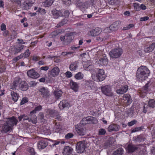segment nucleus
Segmentation results:
<instances>
[{"label":"nucleus","instance_id":"nucleus-1","mask_svg":"<svg viewBox=\"0 0 155 155\" xmlns=\"http://www.w3.org/2000/svg\"><path fill=\"white\" fill-rule=\"evenodd\" d=\"M150 71L146 66H141L137 71L136 77L139 81L142 82L148 78L150 74Z\"/></svg>","mask_w":155,"mask_h":155},{"label":"nucleus","instance_id":"nucleus-2","mask_svg":"<svg viewBox=\"0 0 155 155\" xmlns=\"http://www.w3.org/2000/svg\"><path fill=\"white\" fill-rule=\"evenodd\" d=\"M94 71L96 72V74L94 77V81L99 82L103 81L105 79L106 76L103 69L95 68Z\"/></svg>","mask_w":155,"mask_h":155},{"label":"nucleus","instance_id":"nucleus-3","mask_svg":"<svg viewBox=\"0 0 155 155\" xmlns=\"http://www.w3.org/2000/svg\"><path fill=\"white\" fill-rule=\"evenodd\" d=\"M18 118L19 121H21L23 119L24 120L28 121V122H31L33 124L37 123V117L35 115L27 116L25 114H23L19 116Z\"/></svg>","mask_w":155,"mask_h":155},{"label":"nucleus","instance_id":"nucleus-4","mask_svg":"<svg viewBox=\"0 0 155 155\" xmlns=\"http://www.w3.org/2000/svg\"><path fill=\"white\" fill-rule=\"evenodd\" d=\"M123 52L122 49L117 47L112 50L109 52V54L111 58H117L120 57Z\"/></svg>","mask_w":155,"mask_h":155},{"label":"nucleus","instance_id":"nucleus-5","mask_svg":"<svg viewBox=\"0 0 155 155\" xmlns=\"http://www.w3.org/2000/svg\"><path fill=\"white\" fill-rule=\"evenodd\" d=\"M72 33H68L66 34L64 36H61L60 39L62 41L63 44L64 45H68L70 43L73 39Z\"/></svg>","mask_w":155,"mask_h":155},{"label":"nucleus","instance_id":"nucleus-6","mask_svg":"<svg viewBox=\"0 0 155 155\" xmlns=\"http://www.w3.org/2000/svg\"><path fill=\"white\" fill-rule=\"evenodd\" d=\"M76 151L78 153H82L85 151L87 144L84 141H80L78 143L76 146Z\"/></svg>","mask_w":155,"mask_h":155},{"label":"nucleus","instance_id":"nucleus-7","mask_svg":"<svg viewBox=\"0 0 155 155\" xmlns=\"http://www.w3.org/2000/svg\"><path fill=\"white\" fill-rule=\"evenodd\" d=\"M97 122V120L95 117L91 116H88L83 118L81 121V124L83 125L91 123H96Z\"/></svg>","mask_w":155,"mask_h":155},{"label":"nucleus","instance_id":"nucleus-8","mask_svg":"<svg viewBox=\"0 0 155 155\" xmlns=\"http://www.w3.org/2000/svg\"><path fill=\"white\" fill-rule=\"evenodd\" d=\"M101 90L103 94L108 96H112L113 93L111 88L109 85H106L101 87Z\"/></svg>","mask_w":155,"mask_h":155},{"label":"nucleus","instance_id":"nucleus-9","mask_svg":"<svg viewBox=\"0 0 155 155\" xmlns=\"http://www.w3.org/2000/svg\"><path fill=\"white\" fill-rule=\"evenodd\" d=\"M81 124V123L75 125L74 130L77 132L78 135L83 136L85 135V132Z\"/></svg>","mask_w":155,"mask_h":155},{"label":"nucleus","instance_id":"nucleus-10","mask_svg":"<svg viewBox=\"0 0 155 155\" xmlns=\"http://www.w3.org/2000/svg\"><path fill=\"white\" fill-rule=\"evenodd\" d=\"M38 91L43 97L47 98L50 95V91L48 88L43 87L39 89Z\"/></svg>","mask_w":155,"mask_h":155},{"label":"nucleus","instance_id":"nucleus-11","mask_svg":"<svg viewBox=\"0 0 155 155\" xmlns=\"http://www.w3.org/2000/svg\"><path fill=\"white\" fill-rule=\"evenodd\" d=\"M101 31V28L97 27L91 29L88 32V35L92 37L96 36L99 35Z\"/></svg>","mask_w":155,"mask_h":155},{"label":"nucleus","instance_id":"nucleus-12","mask_svg":"<svg viewBox=\"0 0 155 155\" xmlns=\"http://www.w3.org/2000/svg\"><path fill=\"white\" fill-rule=\"evenodd\" d=\"M27 74L28 77L33 78H38L40 76V74L33 69L27 71Z\"/></svg>","mask_w":155,"mask_h":155},{"label":"nucleus","instance_id":"nucleus-13","mask_svg":"<svg viewBox=\"0 0 155 155\" xmlns=\"http://www.w3.org/2000/svg\"><path fill=\"white\" fill-rule=\"evenodd\" d=\"M46 112L51 117H55L56 119L57 118L59 119L61 117L60 116H59L58 112L54 110L48 109Z\"/></svg>","mask_w":155,"mask_h":155},{"label":"nucleus","instance_id":"nucleus-14","mask_svg":"<svg viewBox=\"0 0 155 155\" xmlns=\"http://www.w3.org/2000/svg\"><path fill=\"white\" fill-rule=\"evenodd\" d=\"M18 120L15 117L8 118L6 123L11 128H12L14 125H16L17 124Z\"/></svg>","mask_w":155,"mask_h":155},{"label":"nucleus","instance_id":"nucleus-15","mask_svg":"<svg viewBox=\"0 0 155 155\" xmlns=\"http://www.w3.org/2000/svg\"><path fill=\"white\" fill-rule=\"evenodd\" d=\"M22 81L19 77H17L15 78L13 82L12 86H11V89L14 90L15 89L16 87H19V85Z\"/></svg>","mask_w":155,"mask_h":155},{"label":"nucleus","instance_id":"nucleus-16","mask_svg":"<svg viewBox=\"0 0 155 155\" xmlns=\"http://www.w3.org/2000/svg\"><path fill=\"white\" fill-rule=\"evenodd\" d=\"M123 100L126 106L130 105L132 102V100L130 95L129 94H125L124 95Z\"/></svg>","mask_w":155,"mask_h":155},{"label":"nucleus","instance_id":"nucleus-17","mask_svg":"<svg viewBox=\"0 0 155 155\" xmlns=\"http://www.w3.org/2000/svg\"><path fill=\"white\" fill-rule=\"evenodd\" d=\"M138 145L130 143L127 145L126 149L128 152L133 153L138 150Z\"/></svg>","mask_w":155,"mask_h":155},{"label":"nucleus","instance_id":"nucleus-18","mask_svg":"<svg viewBox=\"0 0 155 155\" xmlns=\"http://www.w3.org/2000/svg\"><path fill=\"white\" fill-rule=\"evenodd\" d=\"M59 106L61 109H63L69 107L70 106V104L68 101L63 100L60 102Z\"/></svg>","mask_w":155,"mask_h":155},{"label":"nucleus","instance_id":"nucleus-19","mask_svg":"<svg viewBox=\"0 0 155 155\" xmlns=\"http://www.w3.org/2000/svg\"><path fill=\"white\" fill-rule=\"evenodd\" d=\"M76 4L77 6L81 10H84L87 8V5L86 2H81L79 0H78L76 1Z\"/></svg>","mask_w":155,"mask_h":155},{"label":"nucleus","instance_id":"nucleus-20","mask_svg":"<svg viewBox=\"0 0 155 155\" xmlns=\"http://www.w3.org/2000/svg\"><path fill=\"white\" fill-rule=\"evenodd\" d=\"M59 68L57 67H55L49 71L48 74L52 77H55L59 74Z\"/></svg>","mask_w":155,"mask_h":155},{"label":"nucleus","instance_id":"nucleus-21","mask_svg":"<svg viewBox=\"0 0 155 155\" xmlns=\"http://www.w3.org/2000/svg\"><path fill=\"white\" fill-rule=\"evenodd\" d=\"M128 89V87L127 85L122 86L116 90V92L118 94H122L126 92Z\"/></svg>","mask_w":155,"mask_h":155},{"label":"nucleus","instance_id":"nucleus-22","mask_svg":"<svg viewBox=\"0 0 155 155\" xmlns=\"http://www.w3.org/2000/svg\"><path fill=\"white\" fill-rule=\"evenodd\" d=\"M97 61L98 63L101 65H106L108 63V59L105 56L101 57Z\"/></svg>","mask_w":155,"mask_h":155},{"label":"nucleus","instance_id":"nucleus-23","mask_svg":"<svg viewBox=\"0 0 155 155\" xmlns=\"http://www.w3.org/2000/svg\"><path fill=\"white\" fill-rule=\"evenodd\" d=\"M51 12L53 17L55 18H57L59 17H62L63 16V14L60 10H57L54 9L51 11Z\"/></svg>","mask_w":155,"mask_h":155},{"label":"nucleus","instance_id":"nucleus-24","mask_svg":"<svg viewBox=\"0 0 155 155\" xmlns=\"http://www.w3.org/2000/svg\"><path fill=\"white\" fill-rule=\"evenodd\" d=\"M155 47V43L153 42L151 44L147 45L144 47V51L146 53L152 52Z\"/></svg>","mask_w":155,"mask_h":155},{"label":"nucleus","instance_id":"nucleus-25","mask_svg":"<svg viewBox=\"0 0 155 155\" xmlns=\"http://www.w3.org/2000/svg\"><path fill=\"white\" fill-rule=\"evenodd\" d=\"M73 151V149L71 147L66 146L64 148L62 153L63 155H69L72 153Z\"/></svg>","mask_w":155,"mask_h":155},{"label":"nucleus","instance_id":"nucleus-26","mask_svg":"<svg viewBox=\"0 0 155 155\" xmlns=\"http://www.w3.org/2000/svg\"><path fill=\"white\" fill-rule=\"evenodd\" d=\"M48 145V142L45 140L39 141L37 144V147L39 149H43L46 147Z\"/></svg>","mask_w":155,"mask_h":155},{"label":"nucleus","instance_id":"nucleus-27","mask_svg":"<svg viewBox=\"0 0 155 155\" xmlns=\"http://www.w3.org/2000/svg\"><path fill=\"white\" fill-rule=\"evenodd\" d=\"M1 129L2 132L6 133L8 132H10L12 130V128H11L5 122L2 125Z\"/></svg>","mask_w":155,"mask_h":155},{"label":"nucleus","instance_id":"nucleus-28","mask_svg":"<svg viewBox=\"0 0 155 155\" xmlns=\"http://www.w3.org/2000/svg\"><path fill=\"white\" fill-rule=\"evenodd\" d=\"M28 88V84L25 81H22L19 85L18 89L23 91L27 90Z\"/></svg>","mask_w":155,"mask_h":155},{"label":"nucleus","instance_id":"nucleus-29","mask_svg":"<svg viewBox=\"0 0 155 155\" xmlns=\"http://www.w3.org/2000/svg\"><path fill=\"white\" fill-rule=\"evenodd\" d=\"M25 46L21 45V44H18L16 45L14 48L13 50L14 52V54H15L20 52L24 48Z\"/></svg>","mask_w":155,"mask_h":155},{"label":"nucleus","instance_id":"nucleus-30","mask_svg":"<svg viewBox=\"0 0 155 155\" xmlns=\"http://www.w3.org/2000/svg\"><path fill=\"white\" fill-rule=\"evenodd\" d=\"M63 94V92L60 90H55L53 92L55 98L56 100H58L60 99Z\"/></svg>","mask_w":155,"mask_h":155},{"label":"nucleus","instance_id":"nucleus-31","mask_svg":"<svg viewBox=\"0 0 155 155\" xmlns=\"http://www.w3.org/2000/svg\"><path fill=\"white\" fill-rule=\"evenodd\" d=\"M70 85L71 88L75 92H77L78 91L79 86L78 84L75 82H74L72 80L70 81Z\"/></svg>","mask_w":155,"mask_h":155},{"label":"nucleus","instance_id":"nucleus-32","mask_svg":"<svg viewBox=\"0 0 155 155\" xmlns=\"http://www.w3.org/2000/svg\"><path fill=\"white\" fill-rule=\"evenodd\" d=\"M120 127L115 124H112L110 125L108 128V130L109 132L112 131H117L119 130Z\"/></svg>","mask_w":155,"mask_h":155},{"label":"nucleus","instance_id":"nucleus-33","mask_svg":"<svg viewBox=\"0 0 155 155\" xmlns=\"http://www.w3.org/2000/svg\"><path fill=\"white\" fill-rule=\"evenodd\" d=\"M78 62L77 61H75L71 63L69 66L70 70L71 71H75L78 67Z\"/></svg>","mask_w":155,"mask_h":155},{"label":"nucleus","instance_id":"nucleus-34","mask_svg":"<svg viewBox=\"0 0 155 155\" xmlns=\"http://www.w3.org/2000/svg\"><path fill=\"white\" fill-rule=\"evenodd\" d=\"M11 95L12 100L15 102L17 101L19 97L18 94L14 91H11Z\"/></svg>","mask_w":155,"mask_h":155},{"label":"nucleus","instance_id":"nucleus-35","mask_svg":"<svg viewBox=\"0 0 155 155\" xmlns=\"http://www.w3.org/2000/svg\"><path fill=\"white\" fill-rule=\"evenodd\" d=\"M120 23L121 22L120 21H116L110 26L109 28L112 31H114L115 29L114 28L118 27L120 24Z\"/></svg>","mask_w":155,"mask_h":155},{"label":"nucleus","instance_id":"nucleus-36","mask_svg":"<svg viewBox=\"0 0 155 155\" xmlns=\"http://www.w3.org/2000/svg\"><path fill=\"white\" fill-rule=\"evenodd\" d=\"M124 151L122 148L117 149L116 150L114 151L112 155H122L124 154Z\"/></svg>","mask_w":155,"mask_h":155},{"label":"nucleus","instance_id":"nucleus-37","mask_svg":"<svg viewBox=\"0 0 155 155\" xmlns=\"http://www.w3.org/2000/svg\"><path fill=\"white\" fill-rule=\"evenodd\" d=\"M86 86L89 90L91 89L94 85V82L91 80H87L86 81Z\"/></svg>","mask_w":155,"mask_h":155},{"label":"nucleus","instance_id":"nucleus-38","mask_svg":"<svg viewBox=\"0 0 155 155\" xmlns=\"http://www.w3.org/2000/svg\"><path fill=\"white\" fill-rule=\"evenodd\" d=\"M135 140L136 142H141L144 141V140L145 139V137L144 135L141 134L136 137H135Z\"/></svg>","mask_w":155,"mask_h":155},{"label":"nucleus","instance_id":"nucleus-39","mask_svg":"<svg viewBox=\"0 0 155 155\" xmlns=\"http://www.w3.org/2000/svg\"><path fill=\"white\" fill-rule=\"evenodd\" d=\"M148 105L150 108H154L155 107V101L153 99H150Z\"/></svg>","mask_w":155,"mask_h":155},{"label":"nucleus","instance_id":"nucleus-40","mask_svg":"<svg viewBox=\"0 0 155 155\" xmlns=\"http://www.w3.org/2000/svg\"><path fill=\"white\" fill-rule=\"evenodd\" d=\"M53 2V0H45V1L43 2V5L46 7L51 6Z\"/></svg>","mask_w":155,"mask_h":155},{"label":"nucleus","instance_id":"nucleus-41","mask_svg":"<svg viewBox=\"0 0 155 155\" xmlns=\"http://www.w3.org/2000/svg\"><path fill=\"white\" fill-rule=\"evenodd\" d=\"M23 8L24 9L27 10L30 8V7L31 6V3H28L27 1L24 2L23 5Z\"/></svg>","mask_w":155,"mask_h":155},{"label":"nucleus","instance_id":"nucleus-42","mask_svg":"<svg viewBox=\"0 0 155 155\" xmlns=\"http://www.w3.org/2000/svg\"><path fill=\"white\" fill-rule=\"evenodd\" d=\"M83 77L84 74L80 72L76 74L74 76L75 78L77 80H81L83 78Z\"/></svg>","mask_w":155,"mask_h":155},{"label":"nucleus","instance_id":"nucleus-43","mask_svg":"<svg viewBox=\"0 0 155 155\" xmlns=\"http://www.w3.org/2000/svg\"><path fill=\"white\" fill-rule=\"evenodd\" d=\"M150 108L148 105L145 103H144L143 112L144 113H146L148 110H150Z\"/></svg>","mask_w":155,"mask_h":155},{"label":"nucleus","instance_id":"nucleus-44","mask_svg":"<svg viewBox=\"0 0 155 155\" xmlns=\"http://www.w3.org/2000/svg\"><path fill=\"white\" fill-rule=\"evenodd\" d=\"M74 52H73L71 51H69V52H67V51H65V52H62L61 53V55H63V56L64 57L66 56L68 58H70L71 57V56H68V55H70L72 54Z\"/></svg>","mask_w":155,"mask_h":155},{"label":"nucleus","instance_id":"nucleus-45","mask_svg":"<svg viewBox=\"0 0 155 155\" xmlns=\"http://www.w3.org/2000/svg\"><path fill=\"white\" fill-rule=\"evenodd\" d=\"M60 31H55L52 32L49 35L50 38H54L58 35L60 33Z\"/></svg>","mask_w":155,"mask_h":155},{"label":"nucleus","instance_id":"nucleus-46","mask_svg":"<svg viewBox=\"0 0 155 155\" xmlns=\"http://www.w3.org/2000/svg\"><path fill=\"white\" fill-rule=\"evenodd\" d=\"M133 5L135 11H139L140 10V4L138 3H134Z\"/></svg>","mask_w":155,"mask_h":155},{"label":"nucleus","instance_id":"nucleus-47","mask_svg":"<svg viewBox=\"0 0 155 155\" xmlns=\"http://www.w3.org/2000/svg\"><path fill=\"white\" fill-rule=\"evenodd\" d=\"M42 108L41 106L39 105L35 107V109L31 112V113H35L37 111H40Z\"/></svg>","mask_w":155,"mask_h":155},{"label":"nucleus","instance_id":"nucleus-48","mask_svg":"<svg viewBox=\"0 0 155 155\" xmlns=\"http://www.w3.org/2000/svg\"><path fill=\"white\" fill-rule=\"evenodd\" d=\"M67 21L68 20L66 19H64L62 20L60 22L57 24V27L58 28L63 25H64L66 24L67 23Z\"/></svg>","mask_w":155,"mask_h":155},{"label":"nucleus","instance_id":"nucleus-49","mask_svg":"<svg viewBox=\"0 0 155 155\" xmlns=\"http://www.w3.org/2000/svg\"><path fill=\"white\" fill-rule=\"evenodd\" d=\"M38 12L42 15H45L46 12V10L42 8H39L37 11Z\"/></svg>","mask_w":155,"mask_h":155},{"label":"nucleus","instance_id":"nucleus-50","mask_svg":"<svg viewBox=\"0 0 155 155\" xmlns=\"http://www.w3.org/2000/svg\"><path fill=\"white\" fill-rule=\"evenodd\" d=\"M29 51V49H27L25 53L23 54L24 55V58H27L29 56L31 53Z\"/></svg>","mask_w":155,"mask_h":155},{"label":"nucleus","instance_id":"nucleus-51","mask_svg":"<svg viewBox=\"0 0 155 155\" xmlns=\"http://www.w3.org/2000/svg\"><path fill=\"white\" fill-rule=\"evenodd\" d=\"M74 136V134L71 133L67 134L65 136V138L66 139H69L72 138Z\"/></svg>","mask_w":155,"mask_h":155},{"label":"nucleus","instance_id":"nucleus-52","mask_svg":"<svg viewBox=\"0 0 155 155\" xmlns=\"http://www.w3.org/2000/svg\"><path fill=\"white\" fill-rule=\"evenodd\" d=\"M87 70L91 71L92 73V71L94 70V67L93 65H89L88 66H86Z\"/></svg>","mask_w":155,"mask_h":155},{"label":"nucleus","instance_id":"nucleus-53","mask_svg":"<svg viewBox=\"0 0 155 155\" xmlns=\"http://www.w3.org/2000/svg\"><path fill=\"white\" fill-rule=\"evenodd\" d=\"M143 128V127H136L135 128L133 129L131 132H135L137 131H140Z\"/></svg>","mask_w":155,"mask_h":155},{"label":"nucleus","instance_id":"nucleus-54","mask_svg":"<svg viewBox=\"0 0 155 155\" xmlns=\"http://www.w3.org/2000/svg\"><path fill=\"white\" fill-rule=\"evenodd\" d=\"M106 131L104 129H100L98 131V135H103L105 134Z\"/></svg>","mask_w":155,"mask_h":155},{"label":"nucleus","instance_id":"nucleus-55","mask_svg":"<svg viewBox=\"0 0 155 155\" xmlns=\"http://www.w3.org/2000/svg\"><path fill=\"white\" fill-rule=\"evenodd\" d=\"M70 14V13L69 11L65 10L63 13V16H64L66 18H67L68 17L69 15Z\"/></svg>","mask_w":155,"mask_h":155},{"label":"nucleus","instance_id":"nucleus-56","mask_svg":"<svg viewBox=\"0 0 155 155\" xmlns=\"http://www.w3.org/2000/svg\"><path fill=\"white\" fill-rule=\"evenodd\" d=\"M39 119H40L42 121H43L44 119V114L43 113L40 112L38 114Z\"/></svg>","mask_w":155,"mask_h":155},{"label":"nucleus","instance_id":"nucleus-57","mask_svg":"<svg viewBox=\"0 0 155 155\" xmlns=\"http://www.w3.org/2000/svg\"><path fill=\"white\" fill-rule=\"evenodd\" d=\"M28 99L26 97H24L23 98L21 102H20V104L21 105H23L24 104L26 103L27 102H28Z\"/></svg>","mask_w":155,"mask_h":155},{"label":"nucleus","instance_id":"nucleus-58","mask_svg":"<svg viewBox=\"0 0 155 155\" xmlns=\"http://www.w3.org/2000/svg\"><path fill=\"white\" fill-rule=\"evenodd\" d=\"M137 120H134L132 121L129 122L127 124L129 126H131L137 123Z\"/></svg>","mask_w":155,"mask_h":155},{"label":"nucleus","instance_id":"nucleus-59","mask_svg":"<svg viewBox=\"0 0 155 155\" xmlns=\"http://www.w3.org/2000/svg\"><path fill=\"white\" fill-rule=\"evenodd\" d=\"M104 146L105 148H107L108 147H110L111 144L109 141H106L104 143Z\"/></svg>","mask_w":155,"mask_h":155},{"label":"nucleus","instance_id":"nucleus-60","mask_svg":"<svg viewBox=\"0 0 155 155\" xmlns=\"http://www.w3.org/2000/svg\"><path fill=\"white\" fill-rule=\"evenodd\" d=\"M0 28L2 31H5L6 29V25L4 23L2 24L0 26Z\"/></svg>","mask_w":155,"mask_h":155},{"label":"nucleus","instance_id":"nucleus-61","mask_svg":"<svg viewBox=\"0 0 155 155\" xmlns=\"http://www.w3.org/2000/svg\"><path fill=\"white\" fill-rule=\"evenodd\" d=\"M63 2L64 4H65L67 5H70L71 4V0H63Z\"/></svg>","mask_w":155,"mask_h":155},{"label":"nucleus","instance_id":"nucleus-62","mask_svg":"<svg viewBox=\"0 0 155 155\" xmlns=\"http://www.w3.org/2000/svg\"><path fill=\"white\" fill-rule=\"evenodd\" d=\"M29 151L30 153V155H35V152L34 149L32 148H31L29 150Z\"/></svg>","mask_w":155,"mask_h":155},{"label":"nucleus","instance_id":"nucleus-63","mask_svg":"<svg viewBox=\"0 0 155 155\" xmlns=\"http://www.w3.org/2000/svg\"><path fill=\"white\" fill-rule=\"evenodd\" d=\"M149 19V17L148 16H145L143 17H141L140 18V21H146L148 20Z\"/></svg>","mask_w":155,"mask_h":155},{"label":"nucleus","instance_id":"nucleus-64","mask_svg":"<svg viewBox=\"0 0 155 155\" xmlns=\"http://www.w3.org/2000/svg\"><path fill=\"white\" fill-rule=\"evenodd\" d=\"M65 74L66 77L68 78H71L72 76V73L71 72L69 71L65 73Z\"/></svg>","mask_w":155,"mask_h":155}]
</instances>
